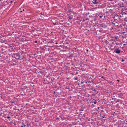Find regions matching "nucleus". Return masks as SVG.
Listing matches in <instances>:
<instances>
[{
    "mask_svg": "<svg viewBox=\"0 0 127 127\" xmlns=\"http://www.w3.org/2000/svg\"><path fill=\"white\" fill-rule=\"evenodd\" d=\"M73 54L74 57H77L79 56L80 54L79 52L75 51L73 52Z\"/></svg>",
    "mask_w": 127,
    "mask_h": 127,
    "instance_id": "1",
    "label": "nucleus"
},
{
    "mask_svg": "<svg viewBox=\"0 0 127 127\" xmlns=\"http://www.w3.org/2000/svg\"><path fill=\"white\" fill-rule=\"evenodd\" d=\"M120 14H117L115 15H114L113 18L114 19V20H117L118 19H120Z\"/></svg>",
    "mask_w": 127,
    "mask_h": 127,
    "instance_id": "2",
    "label": "nucleus"
},
{
    "mask_svg": "<svg viewBox=\"0 0 127 127\" xmlns=\"http://www.w3.org/2000/svg\"><path fill=\"white\" fill-rule=\"evenodd\" d=\"M93 3L94 4H97L99 3L100 1L99 0H92Z\"/></svg>",
    "mask_w": 127,
    "mask_h": 127,
    "instance_id": "3",
    "label": "nucleus"
},
{
    "mask_svg": "<svg viewBox=\"0 0 127 127\" xmlns=\"http://www.w3.org/2000/svg\"><path fill=\"white\" fill-rule=\"evenodd\" d=\"M114 52L116 53L119 54L121 50L119 49V48H118L116 49L114 51Z\"/></svg>",
    "mask_w": 127,
    "mask_h": 127,
    "instance_id": "4",
    "label": "nucleus"
},
{
    "mask_svg": "<svg viewBox=\"0 0 127 127\" xmlns=\"http://www.w3.org/2000/svg\"><path fill=\"white\" fill-rule=\"evenodd\" d=\"M100 26L104 28H106L107 27V26L106 24L103 23L101 24Z\"/></svg>",
    "mask_w": 127,
    "mask_h": 127,
    "instance_id": "5",
    "label": "nucleus"
},
{
    "mask_svg": "<svg viewBox=\"0 0 127 127\" xmlns=\"http://www.w3.org/2000/svg\"><path fill=\"white\" fill-rule=\"evenodd\" d=\"M40 49L41 50H43V51H44L46 49L45 47V46H40L39 47Z\"/></svg>",
    "mask_w": 127,
    "mask_h": 127,
    "instance_id": "6",
    "label": "nucleus"
},
{
    "mask_svg": "<svg viewBox=\"0 0 127 127\" xmlns=\"http://www.w3.org/2000/svg\"><path fill=\"white\" fill-rule=\"evenodd\" d=\"M84 83V81L83 80H81L80 81H79V82L77 83L78 85H80L81 84H83Z\"/></svg>",
    "mask_w": 127,
    "mask_h": 127,
    "instance_id": "7",
    "label": "nucleus"
},
{
    "mask_svg": "<svg viewBox=\"0 0 127 127\" xmlns=\"http://www.w3.org/2000/svg\"><path fill=\"white\" fill-rule=\"evenodd\" d=\"M14 45L13 44H10V45H9L10 49H13L15 48L14 47Z\"/></svg>",
    "mask_w": 127,
    "mask_h": 127,
    "instance_id": "8",
    "label": "nucleus"
},
{
    "mask_svg": "<svg viewBox=\"0 0 127 127\" xmlns=\"http://www.w3.org/2000/svg\"><path fill=\"white\" fill-rule=\"evenodd\" d=\"M82 17H81V16H80V15L78 16L77 17V20H78L79 21H81V18Z\"/></svg>",
    "mask_w": 127,
    "mask_h": 127,
    "instance_id": "9",
    "label": "nucleus"
},
{
    "mask_svg": "<svg viewBox=\"0 0 127 127\" xmlns=\"http://www.w3.org/2000/svg\"><path fill=\"white\" fill-rule=\"evenodd\" d=\"M122 104H123L125 106H127V102L125 101H122Z\"/></svg>",
    "mask_w": 127,
    "mask_h": 127,
    "instance_id": "10",
    "label": "nucleus"
},
{
    "mask_svg": "<svg viewBox=\"0 0 127 127\" xmlns=\"http://www.w3.org/2000/svg\"><path fill=\"white\" fill-rule=\"evenodd\" d=\"M25 11V9H24L23 8H22L21 9L19 10V12H23L24 11Z\"/></svg>",
    "mask_w": 127,
    "mask_h": 127,
    "instance_id": "11",
    "label": "nucleus"
},
{
    "mask_svg": "<svg viewBox=\"0 0 127 127\" xmlns=\"http://www.w3.org/2000/svg\"><path fill=\"white\" fill-rule=\"evenodd\" d=\"M96 15V16H99V17L101 18H102V19H103V15H101L100 16L98 14H97Z\"/></svg>",
    "mask_w": 127,
    "mask_h": 127,
    "instance_id": "12",
    "label": "nucleus"
},
{
    "mask_svg": "<svg viewBox=\"0 0 127 127\" xmlns=\"http://www.w3.org/2000/svg\"><path fill=\"white\" fill-rule=\"evenodd\" d=\"M119 6H120V7H124V5H123V3H122V5H121V4H118Z\"/></svg>",
    "mask_w": 127,
    "mask_h": 127,
    "instance_id": "13",
    "label": "nucleus"
},
{
    "mask_svg": "<svg viewBox=\"0 0 127 127\" xmlns=\"http://www.w3.org/2000/svg\"><path fill=\"white\" fill-rule=\"evenodd\" d=\"M0 42L1 43H4L6 41L5 40H3L2 39H0Z\"/></svg>",
    "mask_w": 127,
    "mask_h": 127,
    "instance_id": "14",
    "label": "nucleus"
},
{
    "mask_svg": "<svg viewBox=\"0 0 127 127\" xmlns=\"http://www.w3.org/2000/svg\"><path fill=\"white\" fill-rule=\"evenodd\" d=\"M118 36H116L114 38L115 40H114V41L116 42L115 40H116V41H118Z\"/></svg>",
    "mask_w": 127,
    "mask_h": 127,
    "instance_id": "15",
    "label": "nucleus"
},
{
    "mask_svg": "<svg viewBox=\"0 0 127 127\" xmlns=\"http://www.w3.org/2000/svg\"><path fill=\"white\" fill-rule=\"evenodd\" d=\"M109 83V84H110V85H111L112 84L113 85V82L112 81H110L109 82H108Z\"/></svg>",
    "mask_w": 127,
    "mask_h": 127,
    "instance_id": "16",
    "label": "nucleus"
},
{
    "mask_svg": "<svg viewBox=\"0 0 127 127\" xmlns=\"http://www.w3.org/2000/svg\"><path fill=\"white\" fill-rule=\"evenodd\" d=\"M101 77V78L102 79H104V80H106L105 79V77H104L103 76H102Z\"/></svg>",
    "mask_w": 127,
    "mask_h": 127,
    "instance_id": "17",
    "label": "nucleus"
},
{
    "mask_svg": "<svg viewBox=\"0 0 127 127\" xmlns=\"http://www.w3.org/2000/svg\"><path fill=\"white\" fill-rule=\"evenodd\" d=\"M74 79L75 80H77V77H75L74 78Z\"/></svg>",
    "mask_w": 127,
    "mask_h": 127,
    "instance_id": "18",
    "label": "nucleus"
},
{
    "mask_svg": "<svg viewBox=\"0 0 127 127\" xmlns=\"http://www.w3.org/2000/svg\"><path fill=\"white\" fill-rule=\"evenodd\" d=\"M3 2L4 3V4L5 5H6L7 4H8V3L7 2V1H4Z\"/></svg>",
    "mask_w": 127,
    "mask_h": 127,
    "instance_id": "19",
    "label": "nucleus"
},
{
    "mask_svg": "<svg viewBox=\"0 0 127 127\" xmlns=\"http://www.w3.org/2000/svg\"><path fill=\"white\" fill-rule=\"evenodd\" d=\"M7 118H8V119H9L10 120V116H8L7 117Z\"/></svg>",
    "mask_w": 127,
    "mask_h": 127,
    "instance_id": "20",
    "label": "nucleus"
},
{
    "mask_svg": "<svg viewBox=\"0 0 127 127\" xmlns=\"http://www.w3.org/2000/svg\"><path fill=\"white\" fill-rule=\"evenodd\" d=\"M71 68L73 69H76V67L74 68H73L72 67H71Z\"/></svg>",
    "mask_w": 127,
    "mask_h": 127,
    "instance_id": "21",
    "label": "nucleus"
},
{
    "mask_svg": "<svg viewBox=\"0 0 127 127\" xmlns=\"http://www.w3.org/2000/svg\"><path fill=\"white\" fill-rule=\"evenodd\" d=\"M93 103H94V104H96V103H97V102H96V101H95L94 102H93Z\"/></svg>",
    "mask_w": 127,
    "mask_h": 127,
    "instance_id": "22",
    "label": "nucleus"
},
{
    "mask_svg": "<svg viewBox=\"0 0 127 127\" xmlns=\"http://www.w3.org/2000/svg\"><path fill=\"white\" fill-rule=\"evenodd\" d=\"M2 37H3L1 35H0V39H1Z\"/></svg>",
    "mask_w": 127,
    "mask_h": 127,
    "instance_id": "23",
    "label": "nucleus"
},
{
    "mask_svg": "<svg viewBox=\"0 0 127 127\" xmlns=\"http://www.w3.org/2000/svg\"><path fill=\"white\" fill-rule=\"evenodd\" d=\"M69 19L70 20L71 19H72V17L70 16H69Z\"/></svg>",
    "mask_w": 127,
    "mask_h": 127,
    "instance_id": "24",
    "label": "nucleus"
},
{
    "mask_svg": "<svg viewBox=\"0 0 127 127\" xmlns=\"http://www.w3.org/2000/svg\"><path fill=\"white\" fill-rule=\"evenodd\" d=\"M80 113V114L81 115H84V113H83V112H81Z\"/></svg>",
    "mask_w": 127,
    "mask_h": 127,
    "instance_id": "25",
    "label": "nucleus"
},
{
    "mask_svg": "<svg viewBox=\"0 0 127 127\" xmlns=\"http://www.w3.org/2000/svg\"><path fill=\"white\" fill-rule=\"evenodd\" d=\"M38 54V53L37 52H36V53L34 55H37Z\"/></svg>",
    "mask_w": 127,
    "mask_h": 127,
    "instance_id": "26",
    "label": "nucleus"
},
{
    "mask_svg": "<svg viewBox=\"0 0 127 127\" xmlns=\"http://www.w3.org/2000/svg\"><path fill=\"white\" fill-rule=\"evenodd\" d=\"M89 19V18H87L85 19V20H88Z\"/></svg>",
    "mask_w": 127,
    "mask_h": 127,
    "instance_id": "27",
    "label": "nucleus"
},
{
    "mask_svg": "<svg viewBox=\"0 0 127 127\" xmlns=\"http://www.w3.org/2000/svg\"><path fill=\"white\" fill-rule=\"evenodd\" d=\"M69 57L70 58H71L72 57V56L71 55H70V56H69Z\"/></svg>",
    "mask_w": 127,
    "mask_h": 127,
    "instance_id": "28",
    "label": "nucleus"
},
{
    "mask_svg": "<svg viewBox=\"0 0 127 127\" xmlns=\"http://www.w3.org/2000/svg\"><path fill=\"white\" fill-rule=\"evenodd\" d=\"M102 127H108V126H102Z\"/></svg>",
    "mask_w": 127,
    "mask_h": 127,
    "instance_id": "29",
    "label": "nucleus"
},
{
    "mask_svg": "<svg viewBox=\"0 0 127 127\" xmlns=\"http://www.w3.org/2000/svg\"><path fill=\"white\" fill-rule=\"evenodd\" d=\"M120 95V96H123V94H122V93H121Z\"/></svg>",
    "mask_w": 127,
    "mask_h": 127,
    "instance_id": "30",
    "label": "nucleus"
},
{
    "mask_svg": "<svg viewBox=\"0 0 127 127\" xmlns=\"http://www.w3.org/2000/svg\"><path fill=\"white\" fill-rule=\"evenodd\" d=\"M111 37L112 38H115V37L113 36H112Z\"/></svg>",
    "mask_w": 127,
    "mask_h": 127,
    "instance_id": "31",
    "label": "nucleus"
},
{
    "mask_svg": "<svg viewBox=\"0 0 127 127\" xmlns=\"http://www.w3.org/2000/svg\"><path fill=\"white\" fill-rule=\"evenodd\" d=\"M112 11V9H110L109 10V11L110 12H111V11Z\"/></svg>",
    "mask_w": 127,
    "mask_h": 127,
    "instance_id": "32",
    "label": "nucleus"
},
{
    "mask_svg": "<svg viewBox=\"0 0 127 127\" xmlns=\"http://www.w3.org/2000/svg\"><path fill=\"white\" fill-rule=\"evenodd\" d=\"M53 25H56V24L55 23H53Z\"/></svg>",
    "mask_w": 127,
    "mask_h": 127,
    "instance_id": "33",
    "label": "nucleus"
},
{
    "mask_svg": "<svg viewBox=\"0 0 127 127\" xmlns=\"http://www.w3.org/2000/svg\"><path fill=\"white\" fill-rule=\"evenodd\" d=\"M68 11L69 12H72L71 11V9H70L69 10H68Z\"/></svg>",
    "mask_w": 127,
    "mask_h": 127,
    "instance_id": "34",
    "label": "nucleus"
},
{
    "mask_svg": "<svg viewBox=\"0 0 127 127\" xmlns=\"http://www.w3.org/2000/svg\"><path fill=\"white\" fill-rule=\"evenodd\" d=\"M23 124L24 125V127H25L26 126V125H25L24 124Z\"/></svg>",
    "mask_w": 127,
    "mask_h": 127,
    "instance_id": "35",
    "label": "nucleus"
},
{
    "mask_svg": "<svg viewBox=\"0 0 127 127\" xmlns=\"http://www.w3.org/2000/svg\"><path fill=\"white\" fill-rule=\"evenodd\" d=\"M124 61V60L123 59H122V60L121 61L122 62H123Z\"/></svg>",
    "mask_w": 127,
    "mask_h": 127,
    "instance_id": "36",
    "label": "nucleus"
},
{
    "mask_svg": "<svg viewBox=\"0 0 127 127\" xmlns=\"http://www.w3.org/2000/svg\"><path fill=\"white\" fill-rule=\"evenodd\" d=\"M63 20H61V21H60V22H63Z\"/></svg>",
    "mask_w": 127,
    "mask_h": 127,
    "instance_id": "37",
    "label": "nucleus"
},
{
    "mask_svg": "<svg viewBox=\"0 0 127 127\" xmlns=\"http://www.w3.org/2000/svg\"><path fill=\"white\" fill-rule=\"evenodd\" d=\"M116 45H119V43H116Z\"/></svg>",
    "mask_w": 127,
    "mask_h": 127,
    "instance_id": "38",
    "label": "nucleus"
},
{
    "mask_svg": "<svg viewBox=\"0 0 127 127\" xmlns=\"http://www.w3.org/2000/svg\"><path fill=\"white\" fill-rule=\"evenodd\" d=\"M40 14L41 15H42L43 14H42V12H41L40 13Z\"/></svg>",
    "mask_w": 127,
    "mask_h": 127,
    "instance_id": "39",
    "label": "nucleus"
},
{
    "mask_svg": "<svg viewBox=\"0 0 127 127\" xmlns=\"http://www.w3.org/2000/svg\"><path fill=\"white\" fill-rule=\"evenodd\" d=\"M85 83L86 84V83H87V82H86V81H85Z\"/></svg>",
    "mask_w": 127,
    "mask_h": 127,
    "instance_id": "40",
    "label": "nucleus"
},
{
    "mask_svg": "<svg viewBox=\"0 0 127 127\" xmlns=\"http://www.w3.org/2000/svg\"><path fill=\"white\" fill-rule=\"evenodd\" d=\"M89 14V12L88 13H87L86 14L87 15H88Z\"/></svg>",
    "mask_w": 127,
    "mask_h": 127,
    "instance_id": "41",
    "label": "nucleus"
},
{
    "mask_svg": "<svg viewBox=\"0 0 127 127\" xmlns=\"http://www.w3.org/2000/svg\"><path fill=\"white\" fill-rule=\"evenodd\" d=\"M19 57L18 56V58L17 59H19Z\"/></svg>",
    "mask_w": 127,
    "mask_h": 127,
    "instance_id": "42",
    "label": "nucleus"
},
{
    "mask_svg": "<svg viewBox=\"0 0 127 127\" xmlns=\"http://www.w3.org/2000/svg\"><path fill=\"white\" fill-rule=\"evenodd\" d=\"M85 21V20H83V22H84Z\"/></svg>",
    "mask_w": 127,
    "mask_h": 127,
    "instance_id": "43",
    "label": "nucleus"
},
{
    "mask_svg": "<svg viewBox=\"0 0 127 127\" xmlns=\"http://www.w3.org/2000/svg\"><path fill=\"white\" fill-rule=\"evenodd\" d=\"M88 51V50H86V52H87Z\"/></svg>",
    "mask_w": 127,
    "mask_h": 127,
    "instance_id": "44",
    "label": "nucleus"
},
{
    "mask_svg": "<svg viewBox=\"0 0 127 127\" xmlns=\"http://www.w3.org/2000/svg\"><path fill=\"white\" fill-rule=\"evenodd\" d=\"M107 70V69L106 68H105V70Z\"/></svg>",
    "mask_w": 127,
    "mask_h": 127,
    "instance_id": "45",
    "label": "nucleus"
},
{
    "mask_svg": "<svg viewBox=\"0 0 127 127\" xmlns=\"http://www.w3.org/2000/svg\"><path fill=\"white\" fill-rule=\"evenodd\" d=\"M95 91V89H94V90L93 91Z\"/></svg>",
    "mask_w": 127,
    "mask_h": 127,
    "instance_id": "46",
    "label": "nucleus"
},
{
    "mask_svg": "<svg viewBox=\"0 0 127 127\" xmlns=\"http://www.w3.org/2000/svg\"><path fill=\"white\" fill-rule=\"evenodd\" d=\"M98 110H99V107H98Z\"/></svg>",
    "mask_w": 127,
    "mask_h": 127,
    "instance_id": "47",
    "label": "nucleus"
},
{
    "mask_svg": "<svg viewBox=\"0 0 127 127\" xmlns=\"http://www.w3.org/2000/svg\"><path fill=\"white\" fill-rule=\"evenodd\" d=\"M108 12H106V13L107 14V13Z\"/></svg>",
    "mask_w": 127,
    "mask_h": 127,
    "instance_id": "48",
    "label": "nucleus"
},
{
    "mask_svg": "<svg viewBox=\"0 0 127 127\" xmlns=\"http://www.w3.org/2000/svg\"><path fill=\"white\" fill-rule=\"evenodd\" d=\"M48 77V76H46V77Z\"/></svg>",
    "mask_w": 127,
    "mask_h": 127,
    "instance_id": "49",
    "label": "nucleus"
},
{
    "mask_svg": "<svg viewBox=\"0 0 127 127\" xmlns=\"http://www.w3.org/2000/svg\"><path fill=\"white\" fill-rule=\"evenodd\" d=\"M124 45H126V44H124Z\"/></svg>",
    "mask_w": 127,
    "mask_h": 127,
    "instance_id": "50",
    "label": "nucleus"
},
{
    "mask_svg": "<svg viewBox=\"0 0 127 127\" xmlns=\"http://www.w3.org/2000/svg\"><path fill=\"white\" fill-rule=\"evenodd\" d=\"M68 89H69V88H67Z\"/></svg>",
    "mask_w": 127,
    "mask_h": 127,
    "instance_id": "51",
    "label": "nucleus"
},
{
    "mask_svg": "<svg viewBox=\"0 0 127 127\" xmlns=\"http://www.w3.org/2000/svg\"><path fill=\"white\" fill-rule=\"evenodd\" d=\"M21 127H23V126H21Z\"/></svg>",
    "mask_w": 127,
    "mask_h": 127,
    "instance_id": "52",
    "label": "nucleus"
},
{
    "mask_svg": "<svg viewBox=\"0 0 127 127\" xmlns=\"http://www.w3.org/2000/svg\"><path fill=\"white\" fill-rule=\"evenodd\" d=\"M76 74H77L78 73V72H76Z\"/></svg>",
    "mask_w": 127,
    "mask_h": 127,
    "instance_id": "53",
    "label": "nucleus"
},
{
    "mask_svg": "<svg viewBox=\"0 0 127 127\" xmlns=\"http://www.w3.org/2000/svg\"><path fill=\"white\" fill-rule=\"evenodd\" d=\"M83 110L82 109H81V111H83Z\"/></svg>",
    "mask_w": 127,
    "mask_h": 127,
    "instance_id": "54",
    "label": "nucleus"
},
{
    "mask_svg": "<svg viewBox=\"0 0 127 127\" xmlns=\"http://www.w3.org/2000/svg\"><path fill=\"white\" fill-rule=\"evenodd\" d=\"M25 12H23V14H24L25 13Z\"/></svg>",
    "mask_w": 127,
    "mask_h": 127,
    "instance_id": "55",
    "label": "nucleus"
},
{
    "mask_svg": "<svg viewBox=\"0 0 127 127\" xmlns=\"http://www.w3.org/2000/svg\"><path fill=\"white\" fill-rule=\"evenodd\" d=\"M111 49V50H113V49Z\"/></svg>",
    "mask_w": 127,
    "mask_h": 127,
    "instance_id": "56",
    "label": "nucleus"
},
{
    "mask_svg": "<svg viewBox=\"0 0 127 127\" xmlns=\"http://www.w3.org/2000/svg\"><path fill=\"white\" fill-rule=\"evenodd\" d=\"M67 44H68V42H67Z\"/></svg>",
    "mask_w": 127,
    "mask_h": 127,
    "instance_id": "57",
    "label": "nucleus"
},
{
    "mask_svg": "<svg viewBox=\"0 0 127 127\" xmlns=\"http://www.w3.org/2000/svg\"><path fill=\"white\" fill-rule=\"evenodd\" d=\"M67 44H68V42H67Z\"/></svg>",
    "mask_w": 127,
    "mask_h": 127,
    "instance_id": "58",
    "label": "nucleus"
},
{
    "mask_svg": "<svg viewBox=\"0 0 127 127\" xmlns=\"http://www.w3.org/2000/svg\"><path fill=\"white\" fill-rule=\"evenodd\" d=\"M89 18H90V16H89Z\"/></svg>",
    "mask_w": 127,
    "mask_h": 127,
    "instance_id": "59",
    "label": "nucleus"
},
{
    "mask_svg": "<svg viewBox=\"0 0 127 127\" xmlns=\"http://www.w3.org/2000/svg\"><path fill=\"white\" fill-rule=\"evenodd\" d=\"M126 124L127 125V123H126Z\"/></svg>",
    "mask_w": 127,
    "mask_h": 127,
    "instance_id": "60",
    "label": "nucleus"
},
{
    "mask_svg": "<svg viewBox=\"0 0 127 127\" xmlns=\"http://www.w3.org/2000/svg\"><path fill=\"white\" fill-rule=\"evenodd\" d=\"M120 17H121V16H120Z\"/></svg>",
    "mask_w": 127,
    "mask_h": 127,
    "instance_id": "61",
    "label": "nucleus"
},
{
    "mask_svg": "<svg viewBox=\"0 0 127 127\" xmlns=\"http://www.w3.org/2000/svg\"><path fill=\"white\" fill-rule=\"evenodd\" d=\"M37 42V41H36V42Z\"/></svg>",
    "mask_w": 127,
    "mask_h": 127,
    "instance_id": "62",
    "label": "nucleus"
}]
</instances>
